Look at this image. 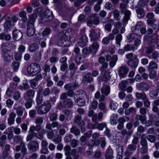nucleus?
I'll list each match as a JSON object with an SVG mask.
<instances>
[{
	"mask_svg": "<svg viewBox=\"0 0 159 159\" xmlns=\"http://www.w3.org/2000/svg\"><path fill=\"white\" fill-rule=\"evenodd\" d=\"M29 83L32 89H36L38 83V82L36 80L34 79L31 80L30 81Z\"/></svg>",
	"mask_w": 159,
	"mask_h": 159,
	"instance_id": "nucleus-45",
	"label": "nucleus"
},
{
	"mask_svg": "<svg viewBox=\"0 0 159 159\" xmlns=\"http://www.w3.org/2000/svg\"><path fill=\"white\" fill-rule=\"evenodd\" d=\"M122 39V36L121 34H119L117 35L116 36V43L119 46L120 45V42Z\"/></svg>",
	"mask_w": 159,
	"mask_h": 159,
	"instance_id": "nucleus-59",
	"label": "nucleus"
},
{
	"mask_svg": "<svg viewBox=\"0 0 159 159\" xmlns=\"http://www.w3.org/2000/svg\"><path fill=\"white\" fill-rule=\"evenodd\" d=\"M150 71L149 77L150 79H153L154 78L156 75V72L154 70H148Z\"/></svg>",
	"mask_w": 159,
	"mask_h": 159,
	"instance_id": "nucleus-64",
	"label": "nucleus"
},
{
	"mask_svg": "<svg viewBox=\"0 0 159 159\" xmlns=\"http://www.w3.org/2000/svg\"><path fill=\"white\" fill-rule=\"evenodd\" d=\"M39 48V46L36 43L31 44L29 47V51L30 52H35Z\"/></svg>",
	"mask_w": 159,
	"mask_h": 159,
	"instance_id": "nucleus-38",
	"label": "nucleus"
},
{
	"mask_svg": "<svg viewBox=\"0 0 159 159\" xmlns=\"http://www.w3.org/2000/svg\"><path fill=\"white\" fill-rule=\"evenodd\" d=\"M158 91L157 90H152L150 92L149 95L152 98H156L158 95Z\"/></svg>",
	"mask_w": 159,
	"mask_h": 159,
	"instance_id": "nucleus-51",
	"label": "nucleus"
},
{
	"mask_svg": "<svg viewBox=\"0 0 159 159\" xmlns=\"http://www.w3.org/2000/svg\"><path fill=\"white\" fill-rule=\"evenodd\" d=\"M34 137L40 140L42 139L43 137V133L41 132L37 133L30 132L29 134L27 136L26 140L27 141H29Z\"/></svg>",
	"mask_w": 159,
	"mask_h": 159,
	"instance_id": "nucleus-11",
	"label": "nucleus"
},
{
	"mask_svg": "<svg viewBox=\"0 0 159 159\" xmlns=\"http://www.w3.org/2000/svg\"><path fill=\"white\" fill-rule=\"evenodd\" d=\"M51 21H52L50 23V25L51 26H52L53 29H56L57 27L59 25L60 22L57 19H53Z\"/></svg>",
	"mask_w": 159,
	"mask_h": 159,
	"instance_id": "nucleus-42",
	"label": "nucleus"
},
{
	"mask_svg": "<svg viewBox=\"0 0 159 159\" xmlns=\"http://www.w3.org/2000/svg\"><path fill=\"white\" fill-rule=\"evenodd\" d=\"M43 122V119L42 117H37L35 120V123L36 124L41 125Z\"/></svg>",
	"mask_w": 159,
	"mask_h": 159,
	"instance_id": "nucleus-63",
	"label": "nucleus"
},
{
	"mask_svg": "<svg viewBox=\"0 0 159 159\" xmlns=\"http://www.w3.org/2000/svg\"><path fill=\"white\" fill-rule=\"evenodd\" d=\"M12 36L14 40H21L22 39L23 34L20 31L16 30L13 32Z\"/></svg>",
	"mask_w": 159,
	"mask_h": 159,
	"instance_id": "nucleus-16",
	"label": "nucleus"
},
{
	"mask_svg": "<svg viewBox=\"0 0 159 159\" xmlns=\"http://www.w3.org/2000/svg\"><path fill=\"white\" fill-rule=\"evenodd\" d=\"M137 16L138 18H141L145 16V12L143 9L141 8H137L136 10Z\"/></svg>",
	"mask_w": 159,
	"mask_h": 159,
	"instance_id": "nucleus-26",
	"label": "nucleus"
},
{
	"mask_svg": "<svg viewBox=\"0 0 159 159\" xmlns=\"http://www.w3.org/2000/svg\"><path fill=\"white\" fill-rule=\"evenodd\" d=\"M129 71V68L126 65H122L119 68L118 74L121 78H124L126 76Z\"/></svg>",
	"mask_w": 159,
	"mask_h": 159,
	"instance_id": "nucleus-10",
	"label": "nucleus"
},
{
	"mask_svg": "<svg viewBox=\"0 0 159 159\" xmlns=\"http://www.w3.org/2000/svg\"><path fill=\"white\" fill-rule=\"evenodd\" d=\"M121 134L123 136L126 135V139L127 140L129 139L131 136L132 135V133L129 131V130L127 131L126 129H123L122 130L121 132Z\"/></svg>",
	"mask_w": 159,
	"mask_h": 159,
	"instance_id": "nucleus-32",
	"label": "nucleus"
},
{
	"mask_svg": "<svg viewBox=\"0 0 159 159\" xmlns=\"http://www.w3.org/2000/svg\"><path fill=\"white\" fill-rule=\"evenodd\" d=\"M51 29L48 28H46L42 32V35L43 37H45L48 35L51 32Z\"/></svg>",
	"mask_w": 159,
	"mask_h": 159,
	"instance_id": "nucleus-49",
	"label": "nucleus"
},
{
	"mask_svg": "<svg viewBox=\"0 0 159 159\" xmlns=\"http://www.w3.org/2000/svg\"><path fill=\"white\" fill-rule=\"evenodd\" d=\"M147 110L148 109L147 108L143 107L141 108L139 111L140 114V115H139V116L145 117L144 118H145V121L146 120V116L145 115L147 114Z\"/></svg>",
	"mask_w": 159,
	"mask_h": 159,
	"instance_id": "nucleus-43",
	"label": "nucleus"
},
{
	"mask_svg": "<svg viewBox=\"0 0 159 159\" xmlns=\"http://www.w3.org/2000/svg\"><path fill=\"white\" fill-rule=\"evenodd\" d=\"M50 90L49 88H45L43 90V92L42 93V95L43 96H48L50 93Z\"/></svg>",
	"mask_w": 159,
	"mask_h": 159,
	"instance_id": "nucleus-58",
	"label": "nucleus"
},
{
	"mask_svg": "<svg viewBox=\"0 0 159 159\" xmlns=\"http://www.w3.org/2000/svg\"><path fill=\"white\" fill-rule=\"evenodd\" d=\"M133 124L131 122H128L126 125V128L129 131L133 133Z\"/></svg>",
	"mask_w": 159,
	"mask_h": 159,
	"instance_id": "nucleus-53",
	"label": "nucleus"
},
{
	"mask_svg": "<svg viewBox=\"0 0 159 159\" xmlns=\"http://www.w3.org/2000/svg\"><path fill=\"white\" fill-rule=\"evenodd\" d=\"M118 58L117 55H114L112 57V59L109 62V66L110 67L113 68L116 65L117 60Z\"/></svg>",
	"mask_w": 159,
	"mask_h": 159,
	"instance_id": "nucleus-40",
	"label": "nucleus"
},
{
	"mask_svg": "<svg viewBox=\"0 0 159 159\" xmlns=\"http://www.w3.org/2000/svg\"><path fill=\"white\" fill-rule=\"evenodd\" d=\"M25 109L21 106L18 107L17 109L16 113L19 116H22L23 115V111Z\"/></svg>",
	"mask_w": 159,
	"mask_h": 159,
	"instance_id": "nucleus-52",
	"label": "nucleus"
},
{
	"mask_svg": "<svg viewBox=\"0 0 159 159\" xmlns=\"http://www.w3.org/2000/svg\"><path fill=\"white\" fill-rule=\"evenodd\" d=\"M37 17V14L34 13L29 16V20L27 23V33L29 36L33 35L35 32L34 24L35 20Z\"/></svg>",
	"mask_w": 159,
	"mask_h": 159,
	"instance_id": "nucleus-1",
	"label": "nucleus"
},
{
	"mask_svg": "<svg viewBox=\"0 0 159 159\" xmlns=\"http://www.w3.org/2000/svg\"><path fill=\"white\" fill-rule=\"evenodd\" d=\"M119 148L120 149V152H118L116 158L117 159H122L123 157V147L122 146H121Z\"/></svg>",
	"mask_w": 159,
	"mask_h": 159,
	"instance_id": "nucleus-57",
	"label": "nucleus"
},
{
	"mask_svg": "<svg viewBox=\"0 0 159 159\" xmlns=\"http://www.w3.org/2000/svg\"><path fill=\"white\" fill-rule=\"evenodd\" d=\"M107 127V124L105 123H102L98 124H95V125H93L90 128L93 129L98 128L100 130H102L103 128Z\"/></svg>",
	"mask_w": 159,
	"mask_h": 159,
	"instance_id": "nucleus-30",
	"label": "nucleus"
},
{
	"mask_svg": "<svg viewBox=\"0 0 159 159\" xmlns=\"http://www.w3.org/2000/svg\"><path fill=\"white\" fill-rule=\"evenodd\" d=\"M158 35L156 34H152L150 38L152 43L157 42V41Z\"/></svg>",
	"mask_w": 159,
	"mask_h": 159,
	"instance_id": "nucleus-62",
	"label": "nucleus"
},
{
	"mask_svg": "<svg viewBox=\"0 0 159 159\" xmlns=\"http://www.w3.org/2000/svg\"><path fill=\"white\" fill-rule=\"evenodd\" d=\"M139 63V60L137 58V56H135L133 59L127 61V65L132 68H136L137 66Z\"/></svg>",
	"mask_w": 159,
	"mask_h": 159,
	"instance_id": "nucleus-14",
	"label": "nucleus"
},
{
	"mask_svg": "<svg viewBox=\"0 0 159 159\" xmlns=\"http://www.w3.org/2000/svg\"><path fill=\"white\" fill-rule=\"evenodd\" d=\"M90 17L93 18V20L94 24L95 25H97L100 23L99 17L97 14H92L91 15Z\"/></svg>",
	"mask_w": 159,
	"mask_h": 159,
	"instance_id": "nucleus-34",
	"label": "nucleus"
},
{
	"mask_svg": "<svg viewBox=\"0 0 159 159\" xmlns=\"http://www.w3.org/2000/svg\"><path fill=\"white\" fill-rule=\"evenodd\" d=\"M88 41V38L85 35L82 36L78 42V44L81 47L85 46Z\"/></svg>",
	"mask_w": 159,
	"mask_h": 159,
	"instance_id": "nucleus-19",
	"label": "nucleus"
},
{
	"mask_svg": "<svg viewBox=\"0 0 159 159\" xmlns=\"http://www.w3.org/2000/svg\"><path fill=\"white\" fill-rule=\"evenodd\" d=\"M21 152L25 155L27 153V149L25 147V143L23 142H20Z\"/></svg>",
	"mask_w": 159,
	"mask_h": 159,
	"instance_id": "nucleus-46",
	"label": "nucleus"
},
{
	"mask_svg": "<svg viewBox=\"0 0 159 159\" xmlns=\"http://www.w3.org/2000/svg\"><path fill=\"white\" fill-rule=\"evenodd\" d=\"M27 147L29 150L35 152L39 148V143L36 141H31L28 143Z\"/></svg>",
	"mask_w": 159,
	"mask_h": 159,
	"instance_id": "nucleus-9",
	"label": "nucleus"
},
{
	"mask_svg": "<svg viewBox=\"0 0 159 159\" xmlns=\"http://www.w3.org/2000/svg\"><path fill=\"white\" fill-rule=\"evenodd\" d=\"M139 86L141 90L143 91H147L150 88V85L144 82H141L139 84Z\"/></svg>",
	"mask_w": 159,
	"mask_h": 159,
	"instance_id": "nucleus-31",
	"label": "nucleus"
},
{
	"mask_svg": "<svg viewBox=\"0 0 159 159\" xmlns=\"http://www.w3.org/2000/svg\"><path fill=\"white\" fill-rule=\"evenodd\" d=\"M74 100L75 102L77 103V105L79 106H84L85 104L84 101L82 100V99H80V97L79 99L75 98Z\"/></svg>",
	"mask_w": 159,
	"mask_h": 159,
	"instance_id": "nucleus-47",
	"label": "nucleus"
},
{
	"mask_svg": "<svg viewBox=\"0 0 159 159\" xmlns=\"http://www.w3.org/2000/svg\"><path fill=\"white\" fill-rule=\"evenodd\" d=\"M146 139V134H143L141 137L140 141V144L143 146L142 148V150L143 149V151L145 152L147 151L148 148L147 142Z\"/></svg>",
	"mask_w": 159,
	"mask_h": 159,
	"instance_id": "nucleus-13",
	"label": "nucleus"
},
{
	"mask_svg": "<svg viewBox=\"0 0 159 159\" xmlns=\"http://www.w3.org/2000/svg\"><path fill=\"white\" fill-rule=\"evenodd\" d=\"M134 80L132 79H129L125 80L122 81L119 84L120 88L122 91H125L127 86L134 82Z\"/></svg>",
	"mask_w": 159,
	"mask_h": 159,
	"instance_id": "nucleus-12",
	"label": "nucleus"
},
{
	"mask_svg": "<svg viewBox=\"0 0 159 159\" xmlns=\"http://www.w3.org/2000/svg\"><path fill=\"white\" fill-rule=\"evenodd\" d=\"M114 151L111 148L109 147L106 151L104 156L105 159H113L114 157L113 156Z\"/></svg>",
	"mask_w": 159,
	"mask_h": 159,
	"instance_id": "nucleus-18",
	"label": "nucleus"
},
{
	"mask_svg": "<svg viewBox=\"0 0 159 159\" xmlns=\"http://www.w3.org/2000/svg\"><path fill=\"white\" fill-rule=\"evenodd\" d=\"M35 91L32 89H30L27 91L24 94V98L26 99L27 98L29 97L30 98H33L35 95Z\"/></svg>",
	"mask_w": 159,
	"mask_h": 159,
	"instance_id": "nucleus-20",
	"label": "nucleus"
},
{
	"mask_svg": "<svg viewBox=\"0 0 159 159\" xmlns=\"http://www.w3.org/2000/svg\"><path fill=\"white\" fill-rule=\"evenodd\" d=\"M136 112L135 108L134 107H131L128 109L125 110V113L126 116H129L133 114H135Z\"/></svg>",
	"mask_w": 159,
	"mask_h": 159,
	"instance_id": "nucleus-35",
	"label": "nucleus"
},
{
	"mask_svg": "<svg viewBox=\"0 0 159 159\" xmlns=\"http://www.w3.org/2000/svg\"><path fill=\"white\" fill-rule=\"evenodd\" d=\"M99 45L97 42H94L89 47L90 52L93 53H96L98 51Z\"/></svg>",
	"mask_w": 159,
	"mask_h": 159,
	"instance_id": "nucleus-27",
	"label": "nucleus"
},
{
	"mask_svg": "<svg viewBox=\"0 0 159 159\" xmlns=\"http://www.w3.org/2000/svg\"><path fill=\"white\" fill-rule=\"evenodd\" d=\"M70 132L75 136H78L80 134V130L76 125L73 126L70 129Z\"/></svg>",
	"mask_w": 159,
	"mask_h": 159,
	"instance_id": "nucleus-24",
	"label": "nucleus"
},
{
	"mask_svg": "<svg viewBox=\"0 0 159 159\" xmlns=\"http://www.w3.org/2000/svg\"><path fill=\"white\" fill-rule=\"evenodd\" d=\"M2 48L4 53V61L9 63L10 60V46L9 43H7L2 44Z\"/></svg>",
	"mask_w": 159,
	"mask_h": 159,
	"instance_id": "nucleus-5",
	"label": "nucleus"
},
{
	"mask_svg": "<svg viewBox=\"0 0 159 159\" xmlns=\"http://www.w3.org/2000/svg\"><path fill=\"white\" fill-rule=\"evenodd\" d=\"M43 50H40L35 52L33 55V59L36 62H39L41 60L42 57V52Z\"/></svg>",
	"mask_w": 159,
	"mask_h": 159,
	"instance_id": "nucleus-23",
	"label": "nucleus"
},
{
	"mask_svg": "<svg viewBox=\"0 0 159 159\" xmlns=\"http://www.w3.org/2000/svg\"><path fill=\"white\" fill-rule=\"evenodd\" d=\"M78 140H77L75 139H73L70 141V146L73 148H75L78 146Z\"/></svg>",
	"mask_w": 159,
	"mask_h": 159,
	"instance_id": "nucleus-61",
	"label": "nucleus"
},
{
	"mask_svg": "<svg viewBox=\"0 0 159 159\" xmlns=\"http://www.w3.org/2000/svg\"><path fill=\"white\" fill-rule=\"evenodd\" d=\"M148 2V0H139L138 5L140 7H144L147 5Z\"/></svg>",
	"mask_w": 159,
	"mask_h": 159,
	"instance_id": "nucleus-55",
	"label": "nucleus"
},
{
	"mask_svg": "<svg viewBox=\"0 0 159 159\" xmlns=\"http://www.w3.org/2000/svg\"><path fill=\"white\" fill-rule=\"evenodd\" d=\"M144 117H145L139 116V114L137 115L135 117V119L136 120L133 124L134 127H136L139 125L140 123L139 121V120L140 121L142 124H144V122L145 121V118H144Z\"/></svg>",
	"mask_w": 159,
	"mask_h": 159,
	"instance_id": "nucleus-17",
	"label": "nucleus"
},
{
	"mask_svg": "<svg viewBox=\"0 0 159 159\" xmlns=\"http://www.w3.org/2000/svg\"><path fill=\"white\" fill-rule=\"evenodd\" d=\"M74 103L70 98H66L65 100L60 102L58 106L61 107L71 108L73 107Z\"/></svg>",
	"mask_w": 159,
	"mask_h": 159,
	"instance_id": "nucleus-8",
	"label": "nucleus"
},
{
	"mask_svg": "<svg viewBox=\"0 0 159 159\" xmlns=\"http://www.w3.org/2000/svg\"><path fill=\"white\" fill-rule=\"evenodd\" d=\"M40 66L39 64L37 63H32L28 66L27 71L30 75L34 76L40 71Z\"/></svg>",
	"mask_w": 159,
	"mask_h": 159,
	"instance_id": "nucleus-3",
	"label": "nucleus"
},
{
	"mask_svg": "<svg viewBox=\"0 0 159 159\" xmlns=\"http://www.w3.org/2000/svg\"><path fill=\"white\" fill-rule=\"evenodd\" d=\"M19 66V63L17 62H14L12 64V67L14 72H16L18 70Z\"/></svg>",
	"mask_w": 159,
	"mask_h": 159,
	"instance_id": "nucleus-56",
	"label": "nucleus"
},
{
	"mask_svg": "<svg viewBox=\"0 0 159 159\" xmlns=\"http://www.w3.org/2000/svg\"><path fill=\"white\" fill-rule=\"evenodd\" d=\"M81 119V117L80 115H77L75 116L74 119V121L75 124H80V120Z\"/></svg>",
	"mask_w": 159,
	"mask_h": 159,
	"instance_id": "nucleus-60",
	"label": "nucleus"
},
{
	"mask_svg": "<svg viewBox=\"0 0 159 159\" xmlns=\"http://www.w3.org/2000/svg\"><path fill=\"white\" fill-rule=\"evenodd\" d=\"M156 21V20L155 19H148L147 20V22L148 25H150L153 27L154 29H155L157 27L155 23Z\"/></svg>",
	"mask_w": 159,
	"mask_h": 159,
	"instance_id": "nucleus-41",
	"label": "nucleus"
},
{
	"mask_svg": "<svg viewBox=\"0 0 159 159\" xmlns=\"http://www.w3.org/2000/svg\"><path fill=\"white\" fill-rule=\"evenodd\" d=\"M83 80L88 83H91L93 82V79L90 73L86 74L83 77Z\"/></svg>",
	"mask_w": 159,
	"mask_h": 159,
	"instance_id": "nucleus-25",
	"label": "nucleus"
},
{
	"mask_svg": "<svg viewBox=\"0 0 159 159\" xmlns=\"http://www.w3.org/2000/svg\"><path fill=\"white\" fill-rule=\"evenodd\" d=\"M143 24L142 22L141 21H139L134 26L132 27L131 28L132 30L133 31H134L137 30H139L143 27Z\"/></svg>",
	"mask_w": 159,
	"mask_h": 159,
	"instance_id": "nucleus-33",
	"label": "nucleus"
},
{
	"mask_svg": "<svg viewBox=\"0 0 159 159\" xmlns=\"http://www.w3.org/2000/svg\"><path fill=\"white\" fill-rule=\"evenodd\" d=\"M120 7L121 8V11L122 12H124L125 16L123 20L125 22H127L129 19L130 15V11L126 9V5L124 3H121L120 5Z\"/></svg>",
	"mask_w": 159,
	"mask_h": 159,
	"instance_id": "nucleus-7",
	"label": "nucleus"
},
{
	"mask_svg": "<svg viewBox=\"0 0 159 159\" xmlns=\"http://www.w3.org/2000/svg\"><path fill=\"white\" fill-rule=\"evenodd\" d=\"M79 87L78 83L75 82L72 83H68L66 84L64 86V88L68 90L67 95L69 97H73L74 93L73 90H75Z\"/></svg>",
	"mask_w": 159,
	"mask_h": 159,
	"instance_id": "nucleus-4",
	"label": "nucleus"
},
{
	"mask_svg": "<svg viewBox=\"0 0 159 159\" xmlns=\"http://www.w3.org/2000/svg\"><path fill=\"white\" fill-rule=\"evenodd\" d=\"M42 92L43 88H39L38 91L36 98V101L37 105L41 104L43 101V96L42 95Z\"/></svg>",
	"mask_w": 159,
	"mask_h": 159,
	"instance_id": "nucleus-15",
	"label": "nucleus"
},
{
	"mask_svg": "<svg viewBox=\"0 0 159 159\" xmlns=\"http://www.w3.org/2000/svg\"><path fill=\"white\" fill-rule=\"evenodd\" d=\"M90 36L91 40L96 41L98 40L100 37L99 33H97L94 29H91L90 30Z\"/></svg>",
	"mask_w": 159,
	"mask_h": 159,
	"instance_id": "nucleus-21",
	"label": "nucleus"
},
{
	"mask_svg": "<svg viewBox=\"0 0 159 159\" xmlns=\"http://www.w3.org/2000/svg\"><path fill=\"white\" fill-rule=\"evenodd\" d=\"M52 20L50 19L47 17H46L43 15L41 17L40 20V22L42 24H44L47 22H50Z\"/></svg>",
	"mask_w": 159,
	"mask_h": 159,
	"instance_id": "nucleus-48",
	"label": "nucleus"
},
{
	"mask_svg": "<svg viewBox=\"0 0 159 159\" xmlns=\"http://www.w3.org/2000/svg\"><path fill=\"white\" fill-rule=\"evenodd\" d=\"M103 116V114L102 112H100L98 114H95L94 115L92 118V120L93 122L96 123L98 120H101Z\"/></svg>",
	"mask_w": 159,
	"mask_h": 159,
	"instance_id": "nucleus-29",
	"label": "nucleus"
},
{
	"mask_svg": "<svg viewBox=\"0 0 159 159\" xmlns=\"http://www.w3.org/2000/svg\"><path fill=\"white\" fill-rule=\"evenodd\" d=\"M52 106L50 103L48 101L44 102L37 110L39 114H43L48 112L51 108Z\"/></svg>",
	"mask_w": 159,
	"mask_h": 159,
	"instance_id": "nucleus-6",
	"label": "nucleus"
},
{
	"mask_svg": "<svg viewBox=\"0 0 159 159\" xmlns=\"http://www.w3.org/2000/svg\"><path fill=\"white\" fill-rule=\"evenodd\" d=\"M124 48L125 51L131 50L134 51L135 49H136V48L135 47L130 44H127L125 45Z\"/></svg>",
	"mask_w": 159,
	"mask_h": 159,
	"instance_id": "nucleus-50",
	"label": "nucleus"
},
{
	"mask_svg": "<svg viewBox=\"0 0 159 159\" xmlns=\"http://www.w3.org/2000/svg\"><path fill=\"white\" fill-rule=\"evenodd\" d=\"M4 18H5L6 22L4 25L5 28L4 32L1 34L0 35V39H6V40L8 41L10 39V35H6V33L8 32V30L10 28V15L7 14L3 17Z\"/></svg>",
	"mask_w": 159,
	"mask_h": 159,
	"instance_id": "nucleus-2",
	"label": "nucleus"
},
{
	"mask_svg": "<svg viewBox=\"0 0 159 159\" xmlns=\"http://www.w3.org/2000/svg\"><path fill=\"white\" fill-rule=\"evenodd\" d=\"M101 92L102 94L106 96L108 95L110 92V87L107 85L104 86L101 89Z\"/></svg>",
	"mask_w": 159,
	"mask_h": 159,
	"instance_id": "nucleus-28",
	"label": "nucleus"
},
{
	"mask_svg": "<svg viewBox=\"0 0 159 159\" xmlns=\"http://www.w3.org/2000/svg\"><path fill=\"white\" fill-rule=\"evenodd\" d=\"M41 129V126L40 124H37L36 126H31L30 129V132H34L36 130L37 132L39 131Z\"/></svg>",
	"mask_w": 159,
	"mask_h": 159,
	"instance_id": "nucleus-37",
	"label": "nucleus"
},
{
	"mask_svg": "<svg viewBox=\"0 0 159 159\" xmlns=\"http://www.w3.org/2000/svg\"><path fill=\"white\" fill-rule=\"evenodd\" d=\"M43 15L46 17H47L52 20L53 17L52 12L49 9H47L45 11Z\"/></svg>",
	"mask_w": 159,
	"mask_h": 159,
	"instance_id": "nucleus-44",
	"label": "nucleus"
},
{
	"mask_svg": "<svg viewBox=\"0 0 159 159\" xmlns=\"http://www.w3.org/2000/svg\"><path fill=\"white\" fill-rule=\"evenodd\" d=\"M67 38L66 35L63 34L61 37L58 41V44L60 46L62 47H64L66 45V42L67 40Z\"/></svg>",
	"mask_w": 159,
	"mask_h": 159,
	"instance_id": "nucleus-22",
	"label": "nucleus"
},
{
	"mask_svg": "<svg viewBox=\"0 0 159 159\" xmlns=\"http://www.w3.org/2000/svg\"><path fill=\"white\" fill-rule=\"evenodd\" d=\"M117 115L116 114H113L110 117V121L111 125H116L117 123Z\"/></svg>",
	"mask_w": 159,
	"mask_h": 159,
	"instance_id": "nucleus-39",
	"label": "nucleus"
},
{
	"mask_svg": "<svg viewBox=\"0 0 159 159\" xmlns=\"http://www.w3.org/2000/svg\"><path fill=\"white\" fill-rule=\"evenodd\" d=\"M33 101V100L31 98H29L27 100L25 104V107L27 109L30 108L31 107Z\"/></svg>",
	"mask_w": 159,
	"mask_h": 159,
	"instance_id": "nucleus-54",
	"label": "nucleus"
},
{
	"mask_svg": "<svg viewBox=\"0 0 159 159\" xmlns=\"http://www.w3.org/2000/svg\"><path fill=\"white\" fill-rule=\"evenodd\" d=\"M147 68L148 70L157 69V64L153 61H151L149 62Z\"/></svg>",
	"mask_w": 159,
	"mask_h": 159,
	"instance_id": "nucleus-36",
	"label": "nucleus"
}]
</instances>
